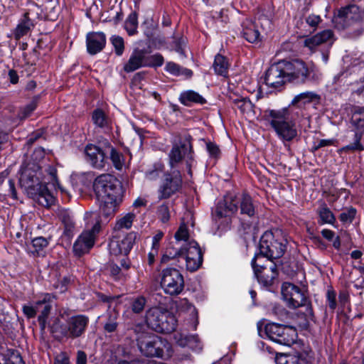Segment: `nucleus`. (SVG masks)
Masks as SVG:
<instances>
[{
	"mask_svg": "<svg viewBox=\"0 0 364 364\" xmlns=\"http://www.w3.org/2000/svg\"><path fill=\"white\" fill-rule=\"evenodd\" d=\"M318 99L319 96L316 93L314 92L307 91L296 95L291 101V105H295L300 102L304 104L309 103Z\"/></svg>",
	"mask_w": 364,
	"mask_h": 364,
	"instance_id": "39",
	"label": "nucleus"
},
{
	"mask_svg": "<svg viewBox=\"0 0 364 364\" xmlns=\"http://www.w3.org/2000/svg\"><path fill=\"white\" fill-rule=\"evenodd\" d=\"M179 101L185 106H191L193 104L203 105L206 102L202 95L193 90L183 92L180 95Z\"/></svg>",
	"mask_w": 364,
	"mask_h": 364,
	"instance_id": "28",
	"label": "nucleus"
},
{
	"mask_svg": "<svg viewBox=\"0 0 364 364\" xmlns=\"http://www.w3.org/2000/svg\"><path fill=\"white\" fill-rule=\"evenodd\" d=\"M34 25L29 18L28 13L23 14V18L17 25L14 31V36L16 40H19L21 37L26 35L33 28Z\"/></svg>",
	"mask_w": 364,
	"mask_h": 364,
	"instance_id": "29",
	"label": "nucleus"
},
{
	"mask_svg": "<svg viewBox=\"0 0 364 364\" xmlns=\"http://www.w3.org/2000/svg\"><path fill=\"white\" fill-rule=\"evenodd\" d=\"M136 218V214L134 213H128L121 218H119L115 224L114 230H120L122 229L131 228L133 221Z\"/></svg>",
	"mask_w": 364,
	"mask_h": 364,
	"instance_id": "36",
	"label": "nucleus"
},
{
	"mask_svg": "<svg viewBox=\"0 0 364 364\" xmlns=\"http://www.w3.org/2000/svg\"><path fill=\"white\" fill-rule=\"evenodd\" d=\"M213 68L218 75L226 76L228 71L229 63L225 56L218 54L215 57Z\"/></svg>",
	"mask_w": 364,
	"mask_h": 364,
	"instance_id": "33",
	"label": "nucleus"
},
{
	"mask_svg": "<svg viewBox=\"0 0 364 364\" xmlns=\"http://www.w3.org/2000/svg\"><path fill=\"white\" fill-rule=\"evenodd\" d=\"M93 123L98 127L105 128L108 127L109 119L104 112L100 109H95L92 115Z\"/></svg>",
	"mask_w": 364,
	"mask_h": 364,
	"instance_id": "40",
	"label": "nucleus"
},
{
	"mask_svg": "<svg viewBox=\"0 0 364 364\" xmlns=\"http://www.w3.org/2000/svg\"><path fill=\"white\" fill-rule=\"evenodd\" d=\"M335 27L345 29L356 23L364 22V9L350 4L341 9L333 20Z\"/></svg>",
	"mask_w": 364,
	"mask_h": 364,
	"instance_id": "13",
	"label": "nucleus"
},
{
	"mask_svg": "<svg viewBox=\"0 0 364 364\" xmlns=\"http://www.w3.org/2000/svg\"><path fill=\"white\" fill-rule=\"evenodd\" d=\"M48 245V241L43 237H38L32 240L31 244L28 247V252L34 256L43 255L45 248Z\"/></svg>",
	"mask_w": 364,
	"mask_h": 364,
	"instance_id": "32",
	"label": "nucleus"
},
{
	"mask_svg": "<svg viewBox=\"0 0 364 364\" xmlns=\"http://www.w3.org/2000/svg\"><path fill=\"white\" fill-rule=\"evenodd\" d=\"M164 234L159 232L152 239V247L151 248H156V250L159 249V241L162 239Z\"/></svg>",
	"mask_w": 364,
	"mask_h": 364,
	"instance_id": "62",
	"label": "nucleus"
},
{
	"mask_svg": "<svg viewBox=\"0 0 364 364\" xmlns=\"http://www.w3.org/2000/svg\"><path fill=\"white\" fill-rule=\"evenodd\" d=\"M146 304V300L144 296H138L133 299L131 308L134 313L139 314L141 313Z\"/></svg>",
	"mask_w": 364,
	"mask_h": 364,
	"instance_id": "46",
	"label": "nucleus"
},
{
	"mask_svg": "<svg viewBox=\"0 0 364 364\" xmlns=\"http://www.w3.org/2000/svg\"><path fill=\"white\" fill-rule=\"evenodd\" d=\"M317 213L319 215L321 224H333L336 220L334 215L324 203L318 208Z\"/></svg>",
	"mask_w": 364,
	"mask_h": 364,
	"instance_id": "34",
	"label": "nucleus"
},
{
	"mask_svg": "<svg viewBox=\"0 0 364 364\" xmlns=\"http://www.w3.org/2000/svg\"><path fill=\"white\" fill-rule=\"evenodd\" d=\"M264 259L261 255H255L252 259L251 264L259 283L264 287H269L277 278L278 271L276 264L272 260L266 259L265 263H263Z\"/></svg>",
	"mask_w": 364,
	"mask_h": 364,
	"instance_id": "11",
	"label": "nucleus"
},
{
	"mask_svg": "<svg viewBox=\"0 0 364 364\" xmlns=\"http://www.w3.org/2000/svg\"><path fill=\"white\" fill-rule=\"evenodd\" d=\"M111 42L114 48L115 53L119 56L122 55L124 50L123 38L118 36H114L111 38Z\"/></svg>",
	"mask_w": 364,
	"mask_h": 364,
	"instance_id": "47",
	"label": "nucleus"
},
{
	"mask_svg": "<svg viewBox=\"0 0 364 364\" xmlns=\"http://www.w3.org/2000/svg\"><path fill=\"white\" fill-rule=\"evenodd\" d=\"M282 295L289 308L306 306V316L311 318L314 316L310 302L299 287L289 282H284L282 286Z\"/></svg>",
	"mask_w": 364,
	"mask_h": 364,
	"instance_id": "10",
	"label": "nucleus"
},
{
	"mask_svg": "<svg viewBox=\"0 0 364 364\" xmlns=\"http://www.w3.org/2000/svg\"><path fill=\"white\" fill-rule=\"evenodd\" d=\"M160 284L166 294L178 295L184 288V279L179 270L168 267L162 270Z\"/></svg>",
	"mask_w": 364,
	"mask_h": 364,
	"instance_id": "15",
	"label": "nucleus"
},
{
	"mask_svg": "<svg viewBox=\"0 0 364 364\" xmlns=\"http://www.w3.org/2000/svg\"><path fill=\"white\" fill-rule=\"evenodd\" d=\"M138 16L136 12H132L124 23V28L129 36H133L137 33Z\"/></svg>",
	"mask_w": 364,
	"mask_h": 364,
	"instance_id": "37",
	"label": "nucleus"
},
{
	"mask_svg": "<svg viewBox=\"0 0 364 364\" xmlns=\"http://www.w3.org/2000/svg\"><path fill=\"white\" fill-rule=\"evenodd\" d=\"M88 215L92 221L87 223V229L82 232L73 245V252L79 257L88 252L93 247L96 236L101 229L100 221L97 215L87 213L86 218Z\"/></svg>",
	"mask_w": 364,
	"mask_h": 364,
	"instance_id": "8",
	"label": "nucleus"
},
{
	"mask_svg": "<svg viewBox=\"0 0 364 364\" xmlns=\"http://www.w3.org/2000/svg\"><path fill=\"white\" fill-rule=\"evenodd\" d=\"M145 321L150 328L162 333L174 331L177 326L176 316L167 309L159 306L146 311Z\"/></svg>",
	"mask_w": 364,
	"mask_h": 364,
	"instance_id": "6",
	"label": "nucleus"
},
{
	"mask_svg": "<svg viewBox=\"0 0 364 364\" xmlns=\"http://www.w3.org/2000/svg\"><path fill=\"white\" fill-rule=\"evenodd\" d=\"M165 70L171 75L178 76L185 75L186 76H191L192 71L191 70L183 68L179 65L173 62H168L166 65Z\"/></svg>",
	"mask_w": 364,
	"mask_h": 364,
	"instance_id": "38",
	"label": "nucleus"
},
{
	"mask_svg": "<svg viewBox=\"0 0 364 364\" xmlns=\"http://www.w3.org/2000/svg\"><path fill=\"white\" fill-rule=\"evenodd\" d=\"M68 282V280L66 278H64L61 282L54 284L53 287L56 289H59L60 293H63L67 289L66 286Z\"/></svg>",
	"mask_w": 364,
	"mask_h": 364,
	"instance_id": "59",
	"label": "nucleus"
},
{
	"mask_svg": "<svg viewBox=\"0 0 364 364\" xmlns=\"http://www.w3.org/2000/svg\"><path fill=\"white\" fill-rule=\"evenodd\" d=\"M42 136V132L40 131H36L33 132L27 139L28 144H33L37 139Z\"/></svg>",
	"mask_w": 364,
	"mask_h": 364,
	"instance_id": "61",
	"label": "nucleus"
},
{
	"mask_svg": "<svg viewBox=\"0 0 364 364\" xmlns=\"http://www.w3.org/2000/svg\"><path fill=\"white\" fill-rule=\"evenodd\" d=\"M336 292L333 290H328L327 301L329 308L334 310L336 308Z\"/></svg>",
	"mask_w": 364,
	"mask_h": 364,
	"instance_id": "54",
	"label": "nucleus"
},
{
	"mask_svg": "<svg viewBox=\"0 0 364 364\" xmlns=\"http://www.w3.org/2000/svg\"><path fill=\"white\" fill-rule=\"evenodd\" d=\"M7 171L0 173V201H4L7 197L17 200V191L15 187V182L11 178H8Z\"/></svg>",
	"mask_w": 364,
	"mask_h": 364,
	"instance_id": "22",
	"label": "nucleus"
},
{
	"mask_svg": "<svg viewBox=\"0 0 364 364\" xmlns=\"http://www.w3.org/2000/svg\"><path fill=\"white\" fill-rule=\"evenodd\" d=\"M93 190L103 213L107 216L114 214L122 201V186L120 181L113 175L101 174L95 179Z\"/></svg>",
	"mask_w": 364,
	"mask_h": 364,
	"instance_id": "2",
	"label": "nucleus"
},
{
	"mask_svg": "<svg viewBox=\"0 0 364 364\" xmlns=\"http://www.w3.org/2000/svg\"><path fill=\"white\" fill-rule=\"evenodd\" d=\"M267 336L280 345L290 346L296 338V331L294 328L275 323H267L264 327Z\"/></svg>",
	"mask_w": 364,
	"mask_h": 364,
	"instance_id": "12",
	"label": "nucleus"
},
{
	"mask_svg": "<svg viewBox=\"0 0 364 364\" xmlns=\"http://www.w3.org/2000/svg\"><path fill=\"white\" fill-rule=\"evenodd\" d=\"M109 155L113 166L115 168L120 170L124 164L123 155L114 147L110 148Z\"/></svg>",
	"mask_w": 364,
	"mask_h": 364,
	"instance_id": "44",
	"label": "nucleus"
},
{
	"mask_svg": "<svg viewBox=\"0 0 364 364\" xmlns=\"http://www.w3.org/2000/svg\"><path fill=\"white\" fill-rule=\"evenodd\" d=\"M287 240L282 230L276 229L266 231L259 240V254L263 258L272 260L280 258L285 252Z\"/></svg>",
	"mask_w": 364,
	"mask_h": 364,
	"instance_id": "5",
	"label": "nucleus"
},
{
	"mask_svg": "<svg viewBox=\"0 0 364 364\" xmlns=\"http://www.w3.org/2000/svg\"><path fill=\"white\" fill-rule=\"evenodd\" d=\"M352 95L355 100L364 102V81L361 82L360 86L353 90Z\"/></svg>",
	"mask_w": 364,
	"mask_h": 364,
	"instance_id": "53",
	"label": "nucleus"
},
{
	"mask_svg": "<svg viewBox=\"0 0 364 364\" xmlns=\"http://www.w3.org/2000/svg\"><path fill=\"white\" fill-rule=\"evenodd\" d=\"M76 364H87V355L82 350H78L77 353Z\"/></svg>",
	"mask_w": 364,
	"mask_h": 364,
	"instance_id": "60",
	"label": "nucleus"
},
{
	"mask_svg": "<svg viewBox=\"0 0 364 364\" xmlns=\"http://www.w3.org/2000/svg\"><path fill=\"white\" fill-rule=\"evenodd\" d=\"M106 45V36L102 32H90L86 36V46L89 54L96 55Z\"/></svg>",
	"mask_w": 364,
	"mask_h": 364,
	"instance_id": "23",
	"label": "nucleus"
},
{
	"mask_svg": "<svg viewBox=\"0 0 364 364\" xmlns=\"http://www.w3.org/2000/svg\"><path fill=\"white\" fill-rule=\"evenodd\" d=\"M183 157H186V164L188 168V173L191 174V167L193 162V157L192 154V146L188 141H179V143L173 144L169 154L171 166L173 167L174 164H177L181 161Z\"/></svg>",
	"mask_w": 364,
	"mask_h": 364,
	"instance_id": "17",
	"label": "nucleus"
},
{
	"mask_svg": "<svg viewBox=\"0 0 364 364\" xmlns=\"http://www.w3.org/2000/svg\"><path fill=\"white\" fill-rule=\"evenodd\" d=\"M109 270L110 274L116 279L120 278L121 276V268L114 263H110L109 264Z\"/></svg>",
	"mask_w": 364,
	"mask_h": 364,
	"instance_id": "56",
	"label": "nucleus"
},
{
	"mask_svg": "<svg viewBox=\"0 0 364 364\" xmlns=\"http://www.w3.org/2000/svg\"><path fill=\"white\" fill-rule=\"evenodd\" d=\"M206 149L210 157L215 159L220 157V150L216 144L209 141L206 144Z\"/></svg>",
	"mask_w": 364,
	"mask_h": 364,
	"instance_id": "50",
	"label": "nucleus"
},
{
	"mask_svg": "<svg viewBox=\"0 0 364 364\" xmlns=\"http://www.w3.org/2000/svg\"><path fill=\"white\" fill-rule=\"evenodd\" d=\"M145 66L146 67H160L164 64V57L160 53H156L152 55H147L145 50Z\"/></svg>",
	"mask_w": 364,
	"mask_h": 364,
	"instance_id": "42",
	"label": "nucleus"
},
{
	"mask_svg": "<svg viewBox=\"0 0 364 364\" xmlns=\"http://www.w3.org/2000/svg\"><path fill=\"white\" fill-rule=\"evenodd\" d=\"M159 250L156 248H151V251L148 254V263L149 265H152L155 261V257L158 255Z\"/></svg>",
	"mask_w": 364,
	"mask_h": 364,
	"instance_id": "63",
	"label": "nucleus"
},
{
	"mask_svg": "<svg viewBox=\"0 0 364 364\" xmlns=\"http://www.w3.org/2000/svg\"><path fill=\"white\" fill-rule=\"evenodd\" d=\"M69 358L65 353H61L55 360L54 364H69Z\"/></svg>",
	"mask_w": 364,
	"mask_h": 364,
	"instance_id": "58",
	"label": "nucleus"
},
{
	"mask_svg": "<svg viewBox=\"0 0 364 364\" xmlns=\"http://www.w3.org/2000/svg\"><path fill=\"white\" fill-rule=\"evenodd\" d=\"M355 215L356 209L353 207H350L340 214L339 218L343 223H350L355 218Z\"/></svg>",
	"mask_w": 364,
	"mask_h": 364,
	"instance_id": "48",
	"label": "nucleus"
},
{
	"mask_svg": "<svg viewBox=\"0 0 364 364\" xmlns=\"http://www.w3.org/2000/svg\"><path fill=\"white\" fill-rule=\"evenodd\" d=\"M38 100V97H34L29 104L21 109L18 114L19 118L21 119H25L31 114V113L36 109L37 107Z\"/></svg>",
	"mask_w": 364,
	"mask_h": 364,
	"instance_id": "45",
	"label": "nucleus"
},
{
	"mask_svg": "<svg viewBox=\"0 0 364 364\" xmlns=\"http://www.w3.org/2000/svg\"><path fill=\"white\" fill-rule=\"evenodd\" d=\"M184 250L187 270L196 271L203 262V253L198 244L196 241H191L188 243V247H185Z\"/></svg>",
	"mask_w": 364,
	"mask_h": 364,
	"instance_id": "19",
	"label": "nucleus"
},
{
	"mask_svg": "<svg viewBox=\"0 0 364 364\" xmlns=\"http://www.w3.org/2000/svg\"><path fill=\"white\" fill-rule=\"evenodd\" d=\"M321 78V73L314 65L309 67L303 60L296 59L281 60L272 65L266 72L264 82L268 87L277 89L287 82L318 83Z\"/></svg>",
	"mask_w": 364,
	"mask_h": 364,
	"instance_id": "1",
	"label": "nucleus"
},
{
	"mask_svg": "<svg viewBox=\"0 0 364 364\" xmlns=\"http://www.w3.org/2000/svg\"><path fill=\"white\" fill-rule=\"evenodd\" d=\"M195 340L194 336H185L183 337L182 335H180V338L177 340V343L180 346H190L191 343Z\"/></svg>",
	"mask_w": 364,
	"mask_h": 364,
	"instance_id": "57",
	"label": "nucleus"
},
{
	"mask_svg": "<svg viewBox=\"0 0 364 364\" xmlns=\"http://www.w3.org/2000/svg\"><path fill=\"white\" fill-rule=\"evenodd\" d=\"M237 206L240 205V214L247 215L250 218L253 217L256 213V207L250 196L243 193L240 198L236 199Z\"/></svg>",
	"mask_w": 364,
	"mask_h": 364,
	"instance_id": "27",
	"label": "nucleus"
},
{
	"mask_svg": "<svg viewBox=\"0 0 364 364\" xmlns=\"http://www.w3.org/2000/svg\"><path fill=\"white\" fill-rule=\"evenodd\" d=\"M188 230L185 223L181 224L178 230L175 233V239L176 240V245H179L180 241H186L188 239Z\"/></svg>",
	"mask_w": 364,
	"mask_h": 364,
	"instance_id": "49",
	"label": "nucleus"
},
{
	"mask_svg": "<svg viewBox=\"0 0 364 364\" xmlns=\"http://www.w3.org/2000/svg\"><path fill=\"white\" fill-rule=\"evenodd\" d=\"M136 235L134 232L127 234L123 239H112L109 244V252L112 255H122L127 256L135 242Z\"/></svg>",
	"mask_w": 364,
	"mask_h": 364,
	"instance_id": "20",
	"label": "nucleus"
},
{
	"mask_svg": "<svg viewBox=\"0 0 364 364\" xmlns=\"http://www.w3.org/2000/svg\"><path fill=\"white\" fill-rule=\"evenodd\" d=\"M89 322L90 318L87 316L77 314L68 317L65 325L54 323L51 327V331L58 338H77L84 334Z\"/></svg>",
	"mask_w": 364,
	"mask_h": 364,
	"instance_id": "7",
	"label": "nucleus"
},
{
	"mask_svg": "<svg viewBox=\"0 0 364 364\" xmlns=\"http://www.w3.org/2000/svg\"><path fill=\"white\" fill-rule=\"evenodd\" d=\"M20 171L19 183L33 200L46 208L54 204V196L48 191L46 185L40 181L41 168L38 164H23Z\"/></svg>",
	"mask_w": 364,
	"mask_h": 364,
	"instance_id": "3",
	"label": "nucleus"
},
{
	"mask_svg": "<svg viewBox=\"0 0 364 364\" xmlns=\"http://www.w3.org/2000/svg\"><path fill=\"white\" fill-rule=\"evenodd\" d=\"M264 118L269 123L278 136L284 141H291L297 135L294 121L287 109H267Z\"/></svg>",
	"mask_w": 364,
	"mask_h": 364,
	"instance_id": "4",
	"label": "nucleus"
},
{
	"mask_svg": "<svg viewBox=\"0 0 364 364\" xmlns=\"http://www.w3.org/2000/svg\"><path fill=\"white\" fill-rule=\"evenodd\" d=\"M333 139H319L316 143L314 144L312 149L314 151H317L320 148L331 146L333 144Z\"/></svg>",
	"mask_w": 364,
	"mask_h": 364,
	"instance_id": "55",
	"label": "nucleus"
},
{
	"mask_svg": "<svg viewBox=\"0 0 364 364\" xmlns=\"http://www.w3.org/2000/svg\"><path fill=\"white\" fill-rule=\"evenodd\" d=\"M145 63V50L136 48L133 50L123 68L126 73H132L142 67H146Z\"/></svg>",
	"mask_w": 364,
	"mask_h": 364,
	"instance_id": "25",
	"label": "nucleus"
},
{
	"mask_svg": "<svg viewBox=\"0 0 364 364\" xmlns=\"http://www.w3.org/2000/svg\"><path fill=\"white\" fill-rule=\"evenodd\" d=\"M238 210L236 199L232 196H226L223 200H220L215 208V215L221 218L229 217L235 213Z\"/></svg>",
	"mask_w": 364,
	"mask_h": 364,
	"instance_id": "24",
	"label": "nucleus"
},
{
	"mask_svg": "<svg viewBox=\"0 0 364 364\" xmlns=\"http://www.w3.org/2000/svg\"><path fill=\"white\" fill-rule=\"evenodd\" d=\"M185 247H182L178 245H174L170 244L166 249L164 254L161 257L162 263H167L171 259L183 257L185 255Z\"/></svg>",
	"mask_w": 364,
	"mask_h": 364,
	"instance_id": "30",
	"label": "nucleus"
},
{
	"mask_svg": "<svg viewBox=\"0 0 364 364\" xmlns=\"http://www.w3.org/2000/svg\"><path fill=\"white\" fill-rule=\"evenodd\" d=\"M232 102L242 114H249L253 111V104L247 98L237 97L232 100Z\"/></svg>",
	"mask_w": 364,
	"mask_h": 364,
	"instance_id": "35",
	"label": "nucleus"
},
{
	"mask_svg": "<svg viewBox=\"0 0 364 364\" xmlns=\"http://www.w3.org/2000/svg\"><path fill=\"white\" fill-rule=\"evenodd\" d=\"M321 235L324 238H326L328 241L333 240L335 236L334 232L328 229H323L321 231Z\"/></svg>",
	"mask_w": 364,
	"mask_h": 364,
	"instance_id": "64",
	"label": "nucleus"
},
{
	"mask_svg": "<svg viewBox=\"0 0 364 364\" xmlns=\"http://www.w3.org/2000/svg\"><path fill=\"white\" fill-rule=\"evenodd\" d=\"M333 36V33L331 30H324L313 36L306 38L304 41V46L309 49L313 50L317 46L330 41Z\"/></svg>",
	"mask_w": 364,
	"mask_h": 364,
	"instance_id": "26",
	"label": "nucleus"
},
{
	"mask_svg": "<svg viewBox=\"0 0 364 364\" xmlns=\"http://www.w3.org/2000/svg\"><path fill=\"white\" fill-rule=\"evenodd\" d=\"M156 215L163 223H167L171 218V212L167 204L163 203L157 208Z\"/></svg>",
	"mask_w": 364,
	"mask_h": 364,
	"instance_id": "43",
	"label": "nucleus"
},
{
	"mask_svg": "<svg viewBox=\"0 0 364 364\" xmlns=\"http://www.w3.org/2000/svg\"><path fill=\"white\" fill-rule=\"evenodd\" d=\"M85 154L86 161L93 168L97 169L105 168L107 162L106 154L101 148L93 144H88L85 146Z\"/></svg>",
	"mask_w": 364,
	"mask_h": 364,
	"instance_id": "21",
	"label": "nucleus"
},
{
	"mask_svg": "<svg viewBox=\"0 0 364 364\" xmlns=\"http://www.w3.org/2000/svg\"><path fill=\"white\" fill-rule=\"evenodd\" d=\"M351 124L355 132L353 142L341 148L342 151H360L364 149L363 145L360 143L364 133V107L355 106L351 109Z\"/></svg>",
	"mask_w": 364,
	"mask_h": 364,
	"instance_id": "14",
	"label": "nucleus"
},
{
	"mask_svg": "<svg viewBox=\"0 0 364 364\" xmlns=\"http://www.w3.org/2000/svg\"><path fill=\"white\" fill-rule=\"evenodd\" d=\"M55 299V296L49 293H43L39 296V299L35 301L33 305H24L22 310L23 314L29 318H34L38 311H40L41 306H43L41 310V314L38 316V321L44 323L50 312V303Z\"/></svg>",
	"mask_w": 364,
	"mask_h": 364,
	"instance_id": "16",
	"label": "nucleus"
},
{
	"mask_svg": "<svg viewBox=\"0 0 364 364\" xmlns=\"http://www.w3.org/2000/svg\"><path fill=\"white\" fill-rule=\"evenodd\" d=\"M182 178L179 173L166 174L165 178L159 189V199H167L179 191Z\"/></svg>",
	"mask_w": 364,
	"mask_h": 364,
	"instance_id": "18",
	"label": "nucleus"
},
{
	"mask_svg": "<svg viewBox=\"0 0 364 364\" xmlns=\"http://www.w3.org/2000/svg\"><path fill=\"white\" fill-rule=\"evenodd\" d=\"M60 218L65 225V231L72 232L74 228V223L70 215L67 213L61 214Z\"/></svg>",
	"mask_w": 364,
	"mask_h": 364,
	"instance_id": "51",
	"label": "nucleus"
},
{
	"mask_svg": "<svg viewBox=\"0 0 364 364\" xmlns=\"http://www.w3.org/2000/svg\"><path fill=\"white\" fill-rule=\"evenodd\" d=\"M306 23L312 27L314 30L321 22V18L319 16L315 14H311L306 18Z\"/></svg>",
	"mask_w": 364,
	"mask_h": 364,
	"instance_id": "52",
	"label": "nucleus"
},
{
	"mask_svg": "<svg viewBox=\"0 0 364 364\" xmlns=\"http://www.w3.org/2000/svg\"><path fill=\"white\" fill-rule=\"evenodd\" d=\"M242 26V35L248 42L254 43L259 41V32L252 22L247 21Z\"/></svg>",
	"mask_w": 364,
	"mask_h": 364,
	"instance_id": "31",
	"label": "nucleus"
},
{
	"mask_svg": "<svg viewBox=\"0 0 364 364\" xmlns=\"http://www.w3.org/2000/svg\"><path fill=\"white\" fill-rule=\"evenodd\" d=\"M119 314L114 309L109 312L108 318L107 322L105 323L104 329L107 333H112L116 331L118 323L117 319Z\"/></svg>",
	"mask_w": 364,
	"mask_h": 364,
	"instance_id": "41",
	"label": "nucleus"
},
{
	"mask_svg": "<svg viewBox=\"0 0 364 364\" xmlns=\"http://www.w3.org/2000/svg\"><path fill=\"white\" fill-rule=\"evenodd\" d=\"M142 325H136L134 328L136 340L140 352L146 357H162L164 350L160 338L144 331Z\"/></svg>",
	"mask_w": 364,
	"mask_h": 364,
	"instance_id": "9",
	"label": "nucleus"
}]
</instances>
